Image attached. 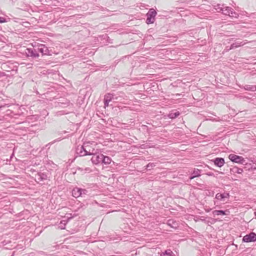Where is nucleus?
Returning a JSON list of instances; mask_svg holds the SVG:
<instances>
[{
    "instance_id": "nucleus-28",
    "label": "nucleus",
    "mask_w": 256,
    "mask_h": 256,
    "mask_svg": "<svg viewBox=\"0 0 256 256\" xmlns=\"http://www.w3.org/2000/svg\"><path fill=\"white\" fill-rule=\"evenodd\" d=\"M6 22L7 21H6V19L2 17V16H0V24L4 23V22Z\"/></svg>"
},
{
    "instance_id": "nucleus-11",
    "label": "nucleus",
    "mask_w": 256,
    "mask_h": 256,
    "mask_svg": "<svg viewBox=\"0 0 256 256\" xmlns=\"http://www.w3.org/2000/svg\"><path fill=\"white\" fill-rule=\"evenodd\" d=\"M247 40H245V41H242V42H235L232 44L231 45H230V49H234V48H238L240 46H244V44H246L247 43Z\"/></svg>"
},
{
    "instance_id": "nucleus-39",
    "label": "nucleus",
    "mask_w": 256,
    "mask_h": 256,
    "mask_svg": "<svg viewBox=\"0 0 256 256\" xmlns=\"http://www.w3.org/2000/svg\"><path fill=\"white\" fill-rule=\"evenodd\" d=\"M64 228H61V229H64Z\"/></svg>"
},
{
    "instance_id": "nucleus-23",
    "label": "nucleus",
    "mask_w": 256,
    "mask_h": 256,
    "mask_svg": "<svg viewBox=\"0 0 256 256\" xmlns=\"http://www.w3.org/2000/svg\"><path fill=\"white\" fill-rule=\"evenodd\" d=\"M80 194L81 197H85L86 196L88 195V190L84 188H80Z\"/></svg>"
},
{
    "instance_id": "nucleus-9",
    "label": "nucleus",
    "mask_w": 256,
    "mask_h": 256,
    "mask_svg": "<svg viewBox=\"0 0 256 256\" xmlns=\"http://www.w3.org/2000/svg\"><path fill=\"white\" fill-rule=\"evenodd\" d=\"M102 154L96 155L93 153L92 154V158H91V161L93 164H97L102 162Z\"/></svg>"
},
{
    "instance_id": "nucleus-2",
    "label": "nucleus",
    "mask_w": 256,
    "mask_h": 256,
    "mask_svg": "<svg viewBox=\"0 0 256 256\" xmlns=\"http://www.w3.org/2000/svg\"><path fill=\"white\" fill-rule=\"evenodd\" d=\"M156 12L153 8H150L146 14V22L148 24H153L155 20V17L156 15Z\"/></svg>"
},
{
    "instance_id": "nucleus-22",
    "label": "nucleus",
    "mask_w": 256,
    "mask_h": 256,
    "mask_svg": "<svg viewBox=\"0 0 256 256\" xmlns=\"http://www.w3.org/2000/svg\"><path fill=\"white\" fill-rule=\"evenodd\" d=\"M180 113L179 112H171L168 115V117L170 118L174 119L178 117V116H180Z\"/></svg>"
},
{
    "instance_id": "nucleus-25",
    "label": "nucleus",
    "mask_w": 256,
    "mask_h": 256,
    "mask_svg": "<svg viewBox=\"0 0 256 256\" xmlns=\"http://www.w3.org/2000/svg\"><path fill=\"white\" fill-rule=\"evenodd\" d=\"M61 140V139L60 138H57L55 140H54V141L50 142H49L48 144H46V147H48V148H50V146L54 144V143H55L56 142H60Z\"/></svg>"
},
{
    "instance_id": "nucleus-16",
    "label": "nucleus",
    "mask_w": 256,
    "mask_h": 256,
    "mask_svg": "<svg viewBox=\"0 0 256 256\" xmlns=\"http://www.w3.org/2000/svg\"><path fill=\"white\" fill-rule=\"evenodd\" d=\"M9 64H10L8 62L2 64L1 66L2 69L6 72H10L12 70V68L10 67Z\"/></svg>"
},
{
    "instance_id": "nucleus-33",
    "label": "nucleus",
    "mask_w": 256,
    "mask_h": 256,
    "mask_svg": "<svg viewBox=\"0 0 256 256\" xmlns=\"http://www.w3.org/2000/svg\"><path fill=\"white\" fill-rule=\"evenodd\" d=\"M231 49H230V48H228V46H226L224 50V51L225 52H228Z\"/></svg>"
},
{
    "instance_id": "nucleus-37",
    "label": "nucleus",
    "mask_w": 256,
    "mask_h": 256,
    "mask_svg": "<svg viewBox=\"0 0 256 256\" xmlns=\"http://www.w3.org/2000/svg\"><path fill=\"white\" fill-rule=\"evenodd\" d=\"M210 194H212V193H210V192H209V194L208 195H210Z\"/></svg>"
},
{
    "instance_id": "nucleus-8",
    "label": "nucleus",
    "mask_w": 256,
    "mask_h": 256,
    "mask_svg": "<svg viewBox=\"0 0 256 256\" xmlns=\"http://www.w3.org/2000/svg\"><path fill=\"white\" fill-rule=\"evenodd\" d=\"M38 52H40L42 54V55H50V52L48 48L44 44H39L38 45L37 48Z\"/></svg>"
},
{
    "instance_id": "nucleus-14",
    "label": "nucleus",
    "mask_w": 256,
    "mask_h": 256,
    "mask_svg": "<svg viewBox=\"0 0 256 256\" xmlns=\"http://www.w3.org/2000/svg\"><path fill=\"white\" fill-rule=\"evenodd\" d=\"M72 196L76 198L80 197V188L78 187L74 188L72 190Z\"/></svg>"
},
{
    "instance_id": "nucleus-13",
    "label": "nucleus",
    "mask_w": 256,
    "mask_h": 256,
    "mask_svg": "<svg viewBox=\"0 0 256 256\" xmlns=\"http://www.w3.org/2000/svg\"><path fill=\"white\" fill-rule=\"evenodd\" d=\"M230 196L229 193L224 192V194L218 193L216 195V198L218 200H222L224 198H228Z\"/></svg>"
},
{
    "instance_id": "nucleus-21",
    "label": "nucleus",
    "mask_w": 256,
    "mask_h": 256,
    "mask_svg": "<svg viewBox=\"0 0 256 256\" xmlns=\"http://www.w3.org/2000/svg\"><path fill=\"white\" fill-rule=\"evenodd\" d=\"M113 98V95L110 94H107L104 96V101L110 102Z\"/></svg>"
},
{
    "instance_id": "nucleus-24",
    "label": "nucleus",
    "mask_w": 256,
    "mask_h": 256,
    "mask_svg": "<svg viewBox=\"0 0 256 256\" xmlns=\"http://www.w3.org/2000/svg\"><path fill=\"white\" fill-rule=\"evenodd\" d=\"M156 166V163L150 162L146 166V168L148 170H150Z\"/></svg>"
},
{
    "instance_id": "nucleus-19",
    "label": "nucleus",
    "mask_w": 256,
    "mask_h": 256,
    "mask_svg": "<svg viewBox=\"0 0 256 256\" xmlns=\"http://www.w3.org/2000/svg\"><path fill=\"white\" fill-rule=\"evenodd\" d=\"M230 172L233 173L242 174L243 172V170L238 167H234L230 168Z\"/></svg>"
},
{
    "instance_id": "nucleus-35",
    "label": "nucleus",
    "mask_w": 256,
    "mask_h": 256,
    "mask_svg": "<svg viewBox=\"0 0 256 256\" xmlns=\"http://www.w3.org/2000/svg\"><path fill=\"white\" fill-rule=\"evenodd\" d=\"M210 194H212V193H210V192H209V194L208 195H210Z\"/></svg>"
},
{
    "instance_id": "nucleus-32",
    "label": "nucleus",
    "mask_w": 256,
    "mask_h": 256,
    "mask_svg": "<svg viewBox=\"0 0 256 256\" xmlns=\"http://www.w3.org/2000/svg\"><path fill=\"white\" fill-rule=\"evenodd\" d=\"M206 175L208 176H214V174L212 172H207L206 174Z\"/></svg>"
},
{
    "instance_id": "nucleus-36",
    "label": "nucleus",
    "mask_w": 256,
    "mask_h": 256,
    "mask_svg": "<svg viewBox=\"0 0 256 256\" xmlns=\"http://www.w3.org/2000/svg\"><path fill=\"white\" fill-rule=\"evenodd\" d=\"M212 196H213V195H214V192H212Z\"/></svg>"
},
{
    "instance_id": "nucleus-3",
    "label": "nucleus",
    "mask_w": 256,
    "mask_h": 256,
    "mask_svg": "<svg viewBox=\"0 0 256 256\" xmlns=\"http://www.w3.org/2000/svg\"><path fill=\"white\" fill-rule=\"evenodd\" d=\"M222 13L228 16L230 18H238L239 16L238 13L234 11L232 8L229 6L224 7Z\"/></svg>"
},
{
    "instance_id": "nucleus-20",
    "label": "nucleus",
    "mask_w": 256,
    "mask_h": 256,
    "mask_svg": "<svg viewBox=\"0 0 256 256\" xmlns=\"http://www.w3.org/2000/svg\"><path fill=\"white\" fill-rule=\"evenodd\" d=\"M244 88L246 90L250 91H255L256 90V86H252L249 84H246L244 86Z\"/></svg>"
},
{
    "instance_id": "nucleus-15",
    "label": "nucleus",
    "mask_w": 256,
    "mask_h": 256,
    "mask_svg": "<svg viewBox=\"0 0 256 256\" xmlns=\"http://www.w3.org/2000/svg\"><path fill=\"white\" fill-rule=\"evenodd\" d=\"M111 162L112 159L102 154V163L105 164H110Z\"/></svg>"
},
{
    "instance_id": "nucleus-30",
    "label": "nucleus",
    "mask_w": 256,
    "mask_h": 256,
    "mask_svg": "<svg viewBox=\"0 0 256 256\" xmlns=\"http://www.w3.org/2000/svg\"><path fill=\"white\" fill-rule=\"evenodd\" d=\"M104 108L108 107V106L109 102L104 101Z\"/></svg>"
},
{
    "instance_id": "nucleus-6",
    "label": "nucleus",
    "mask_w": 256,
    "mask_h": 256,
    "mask_svg": "<svg viewBox=\"0 0 256 256\" xmlns=\"http://www.w3.org/2000/svg\"><path fill=\"white\" fill-rule=\"evenodd\" d=\"M228 158L232 162L236 163L244 164L246 162L243 157L234 154H230Z\"/></svg>"
},
{
    "instance_id": "nucleus-31",
    "label": "nucleus",
    "mask_w": 256,
    "mask_h": 256,
    "mask_svg": "<svg viewBox=\"0 0 256 256\" xmlns=\"http://www.w3.org/2000/svg\"><path fill=\"white\" fill-rule=\"evenodd\" d=\"M6 76V74L4 72H2L0 71V77H2V76Z\"/></svg>"
},
{
    "instance_id": "nucleus-1",
    "label": "nucleus",
    "mask_w": 256,
    "mask_h": 256,
    "mask_svg": "<svg viewBox=\"0 0 256 256\" xmlns=\"http://www.w3.org/2000/svg\"><path fill=\"white\" fill-rule=\"evenodd\" d=\"M76 153L77 156L74 159L78 156H90L93 154V152H90V150L88 151L86 149L84 146L78 145L76 149Z\"/></svg>"
},
{
    "instance_id": "nucleus-26",
    "label": "nucleus",
    "mask_w": 256,
    "mask_h": 256,
    "mask_svg": "<svg viewBox=\"0 0 256 256\" xmlns=\"http://www.w3.org/2000/svg\"><path fill=\"white\" fill-rule=\"evenodd\" d=\"M216 8L215 9L218 12H222L224 7L220 6V4H218L216 6Z\"/></svg>"
},
{
    "instance_id": "nucleus-5",
    "label": "nucleus",
    "mask_w": 256,
    "mask_h": 256,
    "mask_svg": "<svg viewBox=\"0 0 256 256\" xmlns=\"http://www.w3.org/2000/svg\"><path fill=\"white\" fill-rule=\"evenodd\" d=\"M25 53L27 57L32 58H36L39 56L37 50L34 48H27L25 50Z\"/></svg>"
},
{
    "instance_id": "nucleus-17",
    "label": "nucleus",
    "mask_w": 256,
    "mask_h": 256,
    "mask_svg": "<svg viewBox=\"0 0 256 256\" xmlns=\"http://www.w3.org/2000/svg\"><path fill=\"white\" fill-rule=\"evenodd\" d=\"M212 214L214 216H219V215H222L224 216L226 215V211L222 210H215L212 212Z\"/></svg>"
},
{
    "instance_id": "nucleus-38",
    "label": "nucleus",
    "mask_w": 256,
    "mask_h": 256,
    "mask_svg": "<svg viewBox=\"0 0 256 256\" xmlns=\"http://www.w3.org/2000/svg\"><path fill=\"white\" fill-rule=\"evenodd\" d=\"M254 214L255 216H256V212H255Z\"/></svg>"
},
{
    "instance_id": "nucleus-12",
    "label": "nucleus",
    "mask_w": 256,
    "mask_h": 256,
    "mask_svg": "<svg viewBox=\"0 0 256 256\" xmlns=\"http://www.w3.org/2000/svg\"><path fill=\"white\" fill-rule=\"evenodd\" d=\"M201 171V170L198 168H194L190 176V180H192L196 177L200 176Z\"/></svg>"
},
{
    "instance_id": "nucleus-27",
    "label": "nucleus",
    "mask_w": 256,
    "mask_h": 256,
    "mask_svg": "<svg viewBox=\"0 0 256 256\" xmlns=\"http://www.w3.org/2000/svg\"><path fill=\"white\" fill-rule=\"evenodd\" d=\"M175 224V222H174L172 220H169L168 221V224L169 226H170L172 228H174V227H176V226H172V224Z\"/></svg>"
},
{
    "instance_id": "nucleus-10",
    "label": "nucleus",
    "mask_w": 256,
    "mask_h": 256,
    "mask_svg": "<svg viewBox=\"0 0 256 256\" xmlns=\"http://www.w3.org/2000/svg\"><path fill=\"white\" fill-rule=\"evenodd\" d=\"M212 161L216 166L220 168L223 166L225 163L224 158H216L214 160H212Z\"/></svg>"
},
{
    "instance_id": "nucleus-34",
    "label": "nucleus",
    "mask_w": 256,
    "mask_h": 256,
    "mask_svg": "<svg viewBox=\"0 0 256 256\" xmlns=\"http://www.w3.org/2000/svg\"><path fill=\"white\" fill-rule=\"evenodd\" d=\"M102 36L104 37V38H108V36L105 34V35H103Z\"/></svg>"
},
{
    "instance_id": "nucleus-29",
    "label": "nucleus",
    "mask_w": 256,
    "mask_h": 256,
    "mask_svg": "<svg viewBox=\"0 0 256 256\" xmlns=\"http://www.w3.org/2000/svg\"><path fill=\"white\" fill-rule=\"evenodd\" d=\"M148 145H146V144H142L140 146V148H148Z\"/></svg>"
},
{
    "instance_id": "nucleus-18",
    "label": "nucleus",
    "mask_w": 256,
    "mask_h": 256,
    "mask_svg": "<svg viewBox=\"0 0 256 256\" xmlns=\"http://www.w3.org/2000/svg\"><path fill=\"white\" fill-rule=\"evenodd\" d=\"M160 256H175V254L170 250H167L162 252Z\"/></svg>"
},
{
    "instance_id": "nucleus-4",
    "label": "nucleus",
    "mask_w": 256,
    "mask_h": 256,
    "mask_svg": "<svg viewBox=\"0 0 256 256\" xmlns=\"http://www.w3.org/2000/svg\"><path fill=\"white\" fill-rule=\"evenodd\" d=\"M34 178L37 183L42 184L44 182L48 179V176L46 173L38 172L35 174Z\"/></svg>"
},
{
    "instance_id": "nucleus-7",
    "label": "nucleus",
    "mask_w": 256,
    "mask_h": 256,
    "mask_svg": "<svg viewBox=\"0 0 256 256\" xmlns=\"http://www.w3.org/2000/svg\"><path fill=\"white\" fill-rule=\"evenodd\" d=\"M242 241L245 242H256V234L254 232H251L249 234L244 236L242 238Z\"/></svg>"
}]
</instances>
